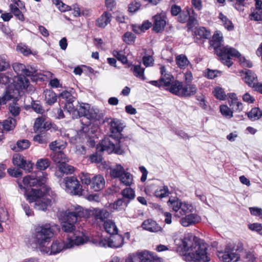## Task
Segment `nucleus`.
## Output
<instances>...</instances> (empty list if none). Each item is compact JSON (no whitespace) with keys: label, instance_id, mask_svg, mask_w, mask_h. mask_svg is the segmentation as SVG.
I'll list each match as a JSON object with an SVG mask.
<instances>
[{"label":"nucleus","instance_id":"obj_1","mask_svg":"<svg viewBox=\"0 0 262 262\" xmlns=\"http://www.w3.org/2000/svg\"><path fill=\"white\" fill-rule=\"evenodd\" d=\"M37 178L34 176H27L23 179V187L21 184H18L20 189H25L24 195L26 199L30 202H35L34 207L39 210L45 211L48 206L50 205L52 202L55 201L56 194L51 190L50 188L43 186L39 189H32L30 192L27 194L26 187H32L36 185L42 186L44 185L47 180V174L39 172Z\"/></svg>","mask_w":262,"mask_h":262},{"label":"nucleus","instance_id":"obj_2","mask_svg":"<svg viewBox=\"0 0 262 262\" xmlns=\"http://www.w3.org/2000/svg\"><path fill=\"white\" fill-rule=\"evenodd\" d=\"M59 229V226L55 224H45L37 226L30 239L31 245L49 255L56 254L63 250L71 249V245L67 241H55L50 247L47 246L54 233L58 232Z\"/></svg>","mask_w":262,"mask_h":262},{"label":"nucleus","instance_id":"obj_3","mask_svg":"<svg viewBox=\"0 0 262 262\" xmlns=\"http://www.w3.org/2000/svg\"><path fill=\"white\" fill-rule=\"evenodd\" d=\"M194 236L191 233L185 234L183 238L178 244V249H181L184 255V259L187 262H208L210 258L206 252L207 245L201 241H195L192 246Z\"/></svg>","mask_w":262,"mask_h":262},{"label":"nucleus","instance_id":"obj_4","mask_svg":"<svg viewBox=\"0 0 262 262\" xmlns=\"http://www.w3.org/2000/svg\"><path fill=\"white\" fill-rule=\"evenodd\" d=\"M223 41L222 33L220 31H216L210 41V46L214 49L215 53L219 57L220 61L229 67L232 64L231 58L232 57H238L240 56V54L236 50L232 47L228 46H223Z\"/></svg>","mask_w":262,"mask_h":262},{"label":"nucleus","instance_id":"obj_5","mask_svg":"<svg viewBox=\"0 0 262 262\" xmlns=\"http://www.w3.org/2000/svg\"><path fill=\"white\" fill-rule=\"evenodd\" d=\"M85 214L84 209L79 206H75L63 212L61 223L62 230L72 235L76 231L74 224L80 218L84 217Z\"/></svg>","mask_w":262,"mask_h":262},{"label":"nucleus","instance_id":"obj_6","mask_svg":"<svg viewBox=\"0 0 262 262\" xmlns=\"http://www.w3.org/2000/svg\"><path fill=\"white\" fill-rule=\"evenodd\" d=\"M121 139L109 138H105L97 146L98 151H106L108 154L114 152L122 155L125 152V148L121 145Z\"/></svg>","mask_w":262,"mask_h":262},{"label":"nucleus","instance_id":"obj_7","mask_svg":"<svg viewBox=\"0 0 262 262\" xmlns=\"http://www.w3.org/2000/svg\"><path fill=\"white\" fill-rule=\"evenodd\" d=\"M12 68L15 72L18 75H26V76H32L33 81H36L38 78H36L37 73L35 68L30 66H26L25 64L18 62L12 64Z\"/></svg>","mask_w":262,"mask_h":262},{"label":"nucleus","instance_id":"obj_8","mask_svg":"<svg viewBox=\"0 0 262 262\" xmlns=\"http://www.w3.org/2000/svg\"><path fill=\"white\" fill-rule=\"evenodd\" d=\"M66 191L73 195L82 194L81 186L75 177H67L63 179Z\"/></svg>","mask_w":262,"mask_h":262},{"label":"nucleus","instance_id":"obj_9","mask_svg":"<svg viewBox=\"0 0 262 262\" xmlns=\"http://www.w3.org/2000/svg\"><path fill=\"white\" fill-rule=\"evenodd\" d=\"M218 256L224 262H235L239 258V255L234 252L233 245L230 243L226 246L224 251L219 252Z\"/></svg>","mask_w":262,"mask_h":262},{"label":"nucleus","instance_id":"obj_10","mask_svg":"<svg viewBox=\"0 0 262 262\" xmlns=\"http://www.w3.org/2000/svg\"><path fill=\"white\" fill-rule=\"evenodd\" d=\"M66 241L71 245L72 248L75 246L84 244L88 241V238L83 232L76 231L72 235H68Z\"/></svg>","mask_w":262,"mask_h":262},{"label":"nucleus","instance_id":"obj_11","mask_svg":"<svg viewBox=\"0 0 262 262\" xmlns=\"http://www.w3.org/2000/svg\"><path fill=\"white\" fill-rule=\"evenodd\" d=\"M124 238L117 233L112 235L108 240L101 241L100 245L103 247H109L113 248H118L122 246Z\"/></svg>","mask_w":262,"mask_h":262},{"label":"nucleus","instance_id":"obj_12","mask_svg":"<svg viewBox=\"0 0 262 262\" xmlns=\"http://www.w3.org/2000/svg\"><path fill=\"white\" fill-rule=\"evenodd\" d=\"M88 217H92L97 221L103 222L110 216L109 212L105 209L93 208L88 211L84 210Z\"/></svg>","mask_w":262,"mask_h":262},{"label":"nucleus","instance_id":"obj_13","mask_svg":"<svg viewBox=\"0 0 262 262\" xmlns=\"http://www.w3.org/2000/svg\"><path fill=\"white\" fill-rule=\"evenodd\" d=\"M125 262H153L151 256L147 251L138 252L129 255Z\"/></svg>","mask_w":262,"mask_h":262},{"label":"nucleus","instance_id":"obj_14","mask_svg":"<svg viewBox=\"0 0 262 262\" xmlns=\"http://www.w3.org/2000/svg\"><path fill=\"white\" fill-rule=\"evenodd\" d=\"M110 138H114L121 139V132L124 126L121 121L115 118L111 119L110 122Z\"/></svg>","mask_w":262,"mask_h":262},{"label":"nucleus","instance_id":"obj_15","mask_svg":"<svg viewBox=\"0 0 262 262\" xmlns=\"http://www.w3.org/2000/svg\"><path fill=\"white\" fill-rule=\"evenodd\" d=\"M13 163L14 165L25 170L30 171L33 167V163L27 161L25 157L19 154H15L13 156Z\"/></svg>","mask_w":262,"mask_h":262},{"label":"nucleus","instance_id":"obj_16","mask_svg":"<svg viewBox=\"0 0 262 262\" xmlns=\"http://www.w3.org/2000/svg\"><path fill=\"white\" fill-rule=\"evenodd\" d=\"M152 19L153 30L157 33L163 31L166 24V16L165 13L157 14L152 17Z\"/></svg>","mask_w":262,"mask_h":262},{"label":"nucleus","instance_id":"obj_17","mask_svg":"<svg viewBox=\"0 0 262 262\" xmlns=\"http://www.w3.org/2000/svg\"><path fill=\"white\" fill-rule=\"evenodd\" d=\"M240 76L249 86H254L257 81V76L252 71L245 69L239 72Z\"/></svg>","mask_w":262,"mask_h":262},{"label":"nucleus","instance_id":"obj_18","mask_svg":"<svg viewBox=\"0 0 262 262\" xmlns=\"http://www.w3.org/2000/svg\"><path fill=\"white\" fill-rule=\"evenodd\" d=\"M200 221L201 217L200 216L195 213H190L182 217L180 222L183 226L188 227L199 223Z\"/></svg>","mask_w":262,"mask_h":262},{"label":"nucleus","instance_id":"obj_19","mask_svg":"<svg viewBox=\"0 0 262 262\" xmlns=\"http://www.w3.org/2000/svg\"><path fill=\"white\" fill-rule=\"evenodd\" d=\"M91 188L95 191H99L105 186V180L102 175L98 174L92 178Z\"/></svg>","mask_w":262,"mask_h":262},{"label":"nucleus","instance_id":"obj_20","mask_svg":"<svg viewBox=\"0 0 262 262\" xmlns=\"http://www.w3.org/2000/svg\"><path fill=\"white\" fill-rule=\"evenodd\" d=\"M143 229L151 232H157L162 230V228L154 221L148 219L144 221L141 225Z\"/></svg>","mask_w":262,"mask_h":262},{"label":"nucleus","instance_id":"obj_21","mask_svg":"<svg viewBox=\"0 0 262 262\" xmlns=\"http://www.w3.org/2000/svg\"><path fill=\"white\" fill-rule=\"evenodd\" d=\"M112 14L110 12L105 11L103 14L96 20V25L101 28H104L112 20Z\"/></svg>","mask_w":262,"mask_h":262},{"label":"nucleus","instance_id":"obj_22","mask_svg":"<svg viewBox=\"0 0 262 262\" xmlns=\"http://www.w3.org/2000/svg\"><path fill=\"white\" fill-rule=\"evenodd\" d=\"M26 75H18L14 80V86L16 89H26L28 88L29 81Z\"/></svg>","mask_w":262,"mask_h":262},{"label":"nucleus","instance_id":"obj_23","mask_svg":"<svg viewBox=\"0 0 262 262\" xmlns=\"http://www.w3.org/2000/svg\"><path fill=\"white\" fill-rule=\"evenodd\" d=\"M160 73L161 74L160 80L162 85L166 86H169L173 80V77L170 73L166 72L164 66H161Z\"/></svg>","mask_w":262,"mask_h":262},{"label":"nucleus","instance_id":"obj_24","mask_svg":"<svg viewBox=\"0 0 262 262\" xmlns=\"http://www.w3.org/2000/svg\"><path fill=\"white\" fill-rule=\"evenodd\" d=\"M51 157L54 162L58 165L69 162L68 158L61 151L53 152L51 155Z\"/></svg>","mask_w":262,"mask_h":262},{"label":"nucleus","instance_id":"obj_25","mask_svg":"<svg viewBox=\"0 0 262 262\" xmlns=\"http://www.w3.org/2000/svg\"><path fill=\"white\" fill-rule=\"evenodd\" d=\"M183 84L181 82L175 81L172 82L169 88V91L178 96L182 97Z\"/></svg>","mask_w":262,"mask_h":262},{"label":"nucleus","instance_id":"obj_26","mask_svg":"<svg viewBox=\"0 0 262 262\" xmlns=\"http://www.w3.org/2000/svg\"><path fill=\"white\" fill-rule=\"evenodd\" d=\"M128 204L124 199H119L114 203L109 205V208L113 210L121 211L124 210Z\"/></svg>","mask_w":262,"mask_h":262},{"label":"nucleus","instance_id":"obj_27","mask_svg":"<svg viewBox=\"0 0 262 262\" xmlns=\"http://www.w3.org/2000/svg\"><path fill=\"white\" fill-rule=\"evenodd\" d=\"M198 91V88L195 84L188 83L183 85L182 97H188L194 95Z\"/></svg>","mask_w":262,"mask_h":262},{"label":"nucleus","instance_id":"obj_28","mask_svg":"<svg viewBox=\"0 0 262 262\" xmlns=\"http://www.w3.org/2000/svg\"><path fill=\"white\" fill-rule=\"evenodd\" d=\"M125 172L123 167L120 164H117L110 168V175L113 178H120Z\"/></svg>","mask_w":262,"mask_h":262},{"label":"nucleus","instance_id":"obj_29","mask_svg":"<svg viewBox=\"0 0 262 262\" xmlns=\"http://www.w3.org/2000/svg\"><path fill=\"white\" fill-rule=\"evenodd\" d=\"M193 210V206L185 202H182L180 210L176 214L177 216H180L181 215H186L192 212Z\"/></svg>","mask_w":262,"mask_h":262},{"label":"nucleus","instance_id":"obj_30","mask_svg":"<svg viewBox=\"0 0 262 262\" xmlns=\"http://www.w3.org/2000/svg\"><path fill=\"white\" fill-rule=\"evenodd\" d=\"M104 228L105 231L111 235H114L118 232L117 227L112 220L105 221L104 223Z\"/></svg>","mask_w":262,"mask_h":262},{"label":"nucleus","instance_id":"obj_31","mask_svg":"<svg viewBox=\"0 0 262 262\" xmlns=\"http://www.w3.org/2000/svg\"><path fill=\"white\" fill-rule=\"evenodd\" d=\"M44 95L46 102L49 105H52L57 101L56 94L52 90H45Z\"/></svg>","mask_w":262,"mask_h":262},{"label":"nucleus","instance_id":"obj_32","mask_svg":"<svg viewBox=\"0 0 262 262\" xmlns=\"http://www.w3.org/2000/svg\"><path fill=\"white\" fill-rule=\"evenodd\" d=\"M131 70L133 74L136 77L142 80H145V77L144 75V69L142 68L140 65H133L131 67Z\"/></svg>","mask_w":262,"mask_h":262},{"label":"nucleus","instance_id":"obj_33","mask_svg":"<svg viewBox=\"0 0 262 262\" xmlns=\"http://www.w3.org/2000/svg\"><path fill=\"white\" fill-rule=\"evenodd\" d=\"M121 183L125 186H130L133 183V176L128 172L125 171L119 178Z\"/></svg>","mask_w":262,"mask_h":262},{"label":"nucleus","instance_id":"obj_34","mask_svg":"<svg viewBox=\"0 0 262 262\" xmlns=\"http://www.w3.org/2000/svg\"><path fill=\"white\" fill-rule=\"evenodd\" d=\"M16 125V120L9 117L5 120L3 123V130L8 132L13 129Z\"/></svg>","mask_w":262,"mask_h":262},{"label":"nucleus","instance_id":"obj_35","mask_svg":"<svg viewBox=\"0 0 262 262\" xmlns=\"http://www.w3.org/2000/svg\"><path fill=\"white\" fill-rule=\"evenodd\" d=\"M74 101H69L66 102L64 106V111L72 115L73 119L77 118L78 112L77 110L74 108L73 102Z\"/></svg>","mask_w":262,"mask_h":262},{"label":"nucleus","instance_id":"obj_36","mask_svg":"<svg viewBox=\"0 0 262 262\" xmlns=\"http://www.w3.org/2000/svg\"><path fill=\"white\" fill-rule=\"evenodd\" d=\"M59 172L63 174H71L75 171V168L67 163H63L60 165H58Z\"/></svg>","mask_w":262,"mask_h":262},{"label":"nucleus","instance_id":"obj_37","mask_svg":"<svg viewBox=\"0 0 262 262\" xmlns=\"http://www.w3.org/2000/svg\"><path fill=\"white\" fill-rule=\"evenodd\" d=\"M176 60L177 64L181 69L185 68L189 63L187 57L183 54L178 55L176 58Z\"/></svg>","mask_w":262,"mask_h":262},{"label":"nucleus","instance_id":"obj_38","mask_svg":"<svg viewBox=\"0 0 262 262\" xmlns=\"http://www.w3.org/2000/svg\"><path fill=\"white\" fill-rule=\"evenodd\" d=\"M219 18L222 21L223 25L227 29L228 31H231L234 28V26L231 22L226 16H225L222 13H220Z\"/></svg>","mask_w":262,"mask_h":262},{"label":"nucleus","instance_id":"obj_39","mask_svg":"<svg viewBox=\"0 0 262 262\" xmlns=\"http://www.w3.org/2000/svg\"><path fill=\"white\" fill-rule=\"evenodd\" d=\"M248 117L252 120H257L262 117V111L258 107L253 108L248 113Z\"/></svg>","mask_w":262,"mask_h":262},{"label":"nucleus","instance_id":"obj_40","mask_svg":"<svg viewBox=\"0 0 262 262\" xmlns=\"http://www.w3.org/2000/svg\"><path fill=\"white\" fill-rule=\"evenodd\" d=\"M121 194L123 199H128L129 202L130 200H133L135 198V192L134 190L130 187L126 188L121 191Z\"/></svg>","mask_w":262,"mask_h":262},{"label":"nucleus","instance_id":"obj_41","mask_svg":"<svg viewBox=\"0 0 262 262\" xmlns=\"http://www.w3.org/2000/svg\"><path fill=\"white\" fill-rule=\"evenodd\" d=\"M169 194V189L165 186L160 187L155 192V196L161 199L167 196Z\"/></svg>","mask_w":262,"mask_h":262},{"label":"nucleus","instance_id":"obj_42","mask_svg":"<svg viewBox=\"0 0 262 262\" xmlns=\"http://www.w3.org/2000/svg\"><path fill=\"white\" fill-rule=\"evenodd\" d=\"M194 33L196 35L205 39H208L211 36L210 31L207 30L204 27H199L196 28Z\"/></svg>","mask_w":262,"mask_h":262},{"label":"nucleus","instance_id":"obj_43","mask_svg":"<svg viewBox=\"0 0 262 262\" xmlns=\"http://www.w3.org/2000/svg\"><path fill=\"white\" fill-rule=\"evenodd\" d=\"M50 164V162L48 159H40L36 164V167L40 170H44L46 169Z\"/></svg>","mask_w":262,"mask_h":262},{"label":"nucleus","instance_id":"obj_44","mask_svg":"<svg viewBox=\"0 0 262 262\" xmlns=\"http://www.w3.org/2000/svg\"><path fill=\"white\" fill-rule=\"evenodd\" d=\"M12 90L10 89V86L8 88H7L5 93L2 97H0V104H5L7 101L12 98L13 95L12 94Z\"/></svg>","mask_w":262,"mask_h":262},{"label":"nucleus","instance_id":"obj_45","mask_svg":"<svg viewBox=\"0 0 262 262\" xmlns=\"http://www.w3.org/2000/svg\"><path fill=\"white\" fill-rule=\"evenodd\" d=\"M167 203L173 211L178 213L180 210L182 202L178 199L173 200L170 199Z\"/></svg>","mask_w":262,"mask_h":262},{"label":"nucleus","instance_id":"obj_46","mask_svg":"<svg viewBox=\"0 0 262 262\" xmlns=\"http://www.w3.org/2000/svg\"><path fill=\"white\" fill-rule=\"evenodd\" d=\"M10 67V61L7 56L0 55V71L7 70Z\"/></svg>","mask_w":262,"mask_h":262},{"label":"nucleus","instance_id":"obj_47","mask_svg":"<svg viewBox=\"0 0 262 262\" xmlns=\"http://www.w3.org/2000/svg\"><path fill=\"white\" fill-rule=\"evenodd\" d=\"M249 18L252 20L261 21L262 20V10L255 9L249 15Z\"/></svg>","mask_w":262,"mask_h":262},{"label":"nucleus","instance_id":"obj_48","mask_svg":"<svg viewBox=\"0 0 262 262\" xmlns=\"http://www.w3.org/2000/svg\"><path fill=\"white\" fill-rule=\"evenodd\" d=\"M98 110L96 108H89L84 117L89 120H97Z\"/></svg>","mask_w":262,"mask_h":262},{"label":"nucleus","instance_id":"obj_49","mask_svg":"<svg viewBox=\"0 0 262 262\" xmlns=\"http://www.w3.org/2000/svg\"><path fill=\"white\" fill-rule=\"evenodd\" d=\"M113 55L122 63L125 64L127 62V58L123 53V51L116 50H114L113 51Z\"/></svg>","mask_w":262,"mask_h":262},{"label":"nucleus","instance_id":"obj_50","mask_svg":"<svg viewBox=\"0 0 262 262\" xmlns=\"http://www.w3.org/2000/svg\"><path fill=\"white\" fill-rule=\"evenodd\" d=\"M220 112L224 117L231 118L233 116V112L226 105H222L220 106Z\"/></svg>","mask_w":262,"mask_h":262},{"label":"nucleus","instance_id":"obj_51","mask_svg":"<svg viewBox=\"0 0 262 262\" xmlns=\"http://www.w3.org/2000/svg\"><path fill=\"white\" fill-rule=\"evenodd\" d=\"M10 8L11 11L14 15L19 20H23L24 19V15L18 7L14 4H10Z\"/></svg>","mask_w":262,"mask_h":262},{"label":"nucleus","instance_id":"obj_52","mask_svg":"<svg viewBox=\"0 0 262 262\" xmlns=\"http://www.w3.org/2000/svg\"><path fill=\"white\" fill-rule=\"evenodd\" d=\"M214 96L220 100H225L226 98V94L223 89L220 87L216 86L214 88L213 91Z\"/></svg>","mask_w":262,"mask_h":262},{"label":"nucleus","instance_id":"obj_53","mask_svg":"<svg viewBox=\"0 0 262 262\" xmlns=\"http://www.w3.org/2000/svg\"><path fill=\"white\" fill-rule=\"evenodd\" d=\"M90 106L87 103H82L80 105L78 110H77L78 114H77V117H80L82 116L84 117L88 111H89Z\"/></svg>","mask_w":262,"mask_h":262},{"label":"nucleus","instance_id":"obj_54","mask_svg":"<svg viewBox=\"0 0 262 262\" xmlns=\"http://www.w3.org/2000/svg\"><path fill=\"white\" fill-rule=\"evenodd\" d=\"M16 50L25 56H28L32 54L30 49L26 45L23 44L17 45Z\"/></svg>","mask_w":262,"mask_h":262},{"label":"nucleus","instance_id":"obj_55","mask_svg":"<svg viewBox=\"0 0 262 262\" xmlns=\"http://www.w3.org/2000/svg\"><path fill=\"white\" fill-rule=\"evenodd\" d=\"M9 111L12 116L15 117L19 115L20 111V108L18 106V104L16 103H12L10 104Z\"/></svg>","mask_w":262,"mask_h":262},{"label":"nucleus","instance_id":"obj_56","mask_svg":"<svg viewBox=\"0 0 262 262\" xmlns=\"http://www.w3.org/2000/svg\"><path fill=\"white\" fill-rule=\"evenodd\" d=\"M30 146V142L28 140H22L18 141L17 142V146L18 150H23L27 149Z\"/></svg>","mask_w":262,"mask_h":262},{"label":"nucleus","instance_id":"obj_57","mask_svg":"<svg viewBox=\"0 0 262 262\" xmlns=\"http://www.w3.org/2000/svg\"><path fill=\"white\" fill-rule=\"evenodd\" d=\"M52 2L54 4H55L56 7L59 9V10L61 11H66L69 10V7L63 4L61 0H52Z\"/></svg>","mask_w":262,"mask_h":262},{"label":"nucleus","instance_id":"obj_58","mask_svg":"<svg viewBox=\"0 0 262 262\" xmlns=\"http://www.w3.org/2000/svg\"><path fill=\"white\" fill-rule=\"evenodd\" d=\"M135 39V35L129 32H126L123 36V41L127 44H130L134 42Z\"/></svg>","mask_w":262,"mask_h":262},{"label":"nucleus","instance_id":"obj_59","mask_svg":"<svg viewBox=\"0 0 262 262\" xmlns=\"http://www.w3.org/2000/svg\"><path fill=\"white\" fill-rule=\"evenodd\" d=\"M59 97L66 101V102L69 101H74V97L72 95L71 93L67 91L62 92L59 95Z\"/></svg>","mask_w":262,"mask_h":262},{"label":"nucleus","instance_id":"obj_60","mask_svg":"<svg viewBox=\"0 0 262 262\" xmlns=\"http://www.w3.org/2000/svg\"><path fill=\"white\" fill-rule=\"evenodd\" d=\"M80 178L82 184L86 185H91L92 179H91L89 173L82 172L81 174Z\"/></svg>","mask_w":262,"mask_h":262},{"label":"nucleus","instance_id":"obj_61","mask_svg":"<svg viewBox=\"0 0 262 262\" xmlns=\"http://www.w3.org/2000/svg\"><path fill=\"white\" fill-rule=\"evenodd\" d=\"M141 6L139 2L134 1L129 4L128 7V11L130 13H135L137 12Z\"/></svg>","mask_w":262,"mask_h":262},{"label":"nucleus","instance_id":"obj_62","mask_svg":"<svg viewBox=\"0 0 262 262\" xmlns=\"http://www.w3.org/2000/svg\"><path fill=\"white\" fill-rule=\"evenodd\" d=\"M12 77V76L11 75L10 76L9 74H0V84H6L9 83Z\"/></svg>","mask_w":262,"mask_h":262},{"label":"nucleus","instance_id":"obj_63","mask_svg":"<svg viewBox=\"0 0 262 262\" xmlns=\"http://www.w3.org/2000/svg\"><path fill=\"white\" fill-rule=\"evenodd\" d=\"M249 228L252 230L258 232L259 234L262 235V226L260 224L258 223H253L249 224Z\"/></svg>","mask_w":262,"mask_h":262},{"label":"nucleus","instance_id":"obj_64","mask_svg":"<svg viewBox=\"0 0 262 262\" xmlns=\"http://www.w3.org/2000/svg\"><path fill=\"white\" fill-rule=\"evenodd\" d=\"M249 210L252 215L259 216L262 219V209L261 208L258 207H250Z\"/></svg>","mask_w":262,"mask_h":262}]
</instances>
